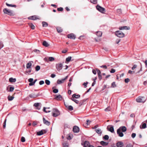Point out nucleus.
Listing matches in <instances>:
<instances>
[{
    "instance_id": "nucleus-31",
    "label": "nucleus",
    "mask_w": 147,
    "mask_h": 147,
    "mask_svg": "<svg viewBox=\"0 0 147 147\" xmlns=\"http://www.w3.org/2000/svg\"><path fill=\"white\" fill-rule=\"evenodd\" d=\"M29 25L31 27V28H32V29L34 30L35 29V26L31 23H29Z\"/></svg>"
},
{
    "instance_id": "nucleus-62",
    "label": "nucleus",
    "mask_w": 147,
    "mask_h": 147,
    "mask_svg": "<svg viewBox=\"0 0 147 147\" xmlns=\"http://www.w3.org/2000/svg\"><path fill=\"white\" fill-rule=\"evenodd\" d=\"M85 100H83L82 101H81L80 103H79V105H80V106L81 105H82L83 104V102H84V101H85Z\"/></svg>"
},
{
    "instance_id": "nucleus-25",
    "label": "nucleus",
    "mask_w": 147,
    "mask_h": 147,
    "mask_svg": "<svg viewBox=\"0 0 147 147\" xmlns=\"http://www.w3.org/2000/svg\"><path fill=\"white\" fill-rule=\"evenodd\" d=\"M100 144L102 146H104L107 145L108 143L103 141H102L100 142Z\"/></svg>"
},
{
    "instance_id": "nucleus-33",
    "label": "nucleus",
    "mask_w": 147,
    "mask_h": 147,
    "mask_svg": "<svg viewBox=\"0 0 147 147\" xmlns=\"http://www.w3.org/2000/svg\"><path fill=\"white\" fill-rule=\"evenodd\" d=\"M8 99L9 101H11L14 98V97L12 96H8Z\"/></svg>"
},
{
    "instance_id": "nucleus-57",
    "label": "nucleus",
    "mask_w": 147,
    "mask_h": 147,
    "mask_svg": "<svg viewBox=\"0 0 147 147\" xmlns=\"http://www.w3.org/2000/svg\"><path fill=\"white\" fill-rule=\"evenodd\" d=\"M14 88L13 87H11L9 88V91L11 92H12L14 90Z\"/></svg>"
},
{
    "instance_id": "nucleus-9",
    "label": "nucleus",
    "mask_w": 147,
    "mask_h": 147,
    "mask_svg": "<svg viewBox=\"0 0 147 147\" xmlns=\"http://www.w3.org/2000/svg\"><path fill=\"white\" fill-rule=\"evenodd\" d=\"M67 37L71 39H75L76 36L73 34L71 33L67 35Z\"/></svg>"
},
{
    "instance_id": "nucleus-41",
    "label": "nucleus",
    "mask_w": 147,
    "mask_h": 147,
    "mask_svg": "<svg viewBox=\"0 0 147 147\" xmlns=\"http://www.w3.org/2000/svg\"><path fill=\"white\" fill-rule=\"evenodd\" d=\"M40 69V67L39 65H37L35 67L36 70L37 71H39Z\"/></svg>"
},
{
    "instance_id": "nucleus-42",
    "label": "nucleus",
    "mask_w": 147,
    "mask_h": 147,
    "mask_svg": "<svg viewBox=\"0 0 147 147\" xmlns=\"http://www.w3.org/2000/svg\"><path fill=\"white\" fill-rule=\"evenodd\" d=\"M103 138L105 140H107L109 138V136L107 135H105L104 136Z\"/></svg>"
},
{
    "instance_id": "nucleus-24",
    "label": "nucleus",
    "mask_w": 147,
    "mask_h": 147,
    "mask_svg": "<svg viewBox=\"0 0 147 147\" xmlns=\"http://www.w3.org/2000/svg\"><path fill=\"white\" fill-rule=\"evenodd\" d=\"M9 82H15L16 81V78H9Z\"/></svg>"
},
{
    "instance_id": "nucleus-28",
    "label": "nucleus",
    "mask_w": 147,
    "mask_h": 147,
    "mask_svg": "<svg viewBox=\"0 0 147 147\" xmlns=\"http://www.w3.org/2000/svg\"><path fill=\"white\" fill-rule=\"evenodd\" d=\"M42 26L43 27H46L48 26V24L47 23L45 22H42Z\"/></svg>"
},
{
    "instance_id": "nucleus-50",
    "label": "nucleus",
    "mask_w": 147,
    "mask_h": 147,
    "mask_svg": "<svg viewBox=\"0 0 147 147\" xmlns=\"http://www.w3.org/2000/svg\"><path fill=\"white\" fill-rule=\"evenodd\" d=\"M21 141L22 142H24L25 141V139L24 137H22L21 139Z\"/></svg>"
},
{
    "instance_id": "nucleus-36",
    "label": "nucleus",
    "mask_w": 147,
    "mask_h": 147,
    "mask_svg": "<svg viewBox=\"0 0 147 147\" xmlns=\"http://www.w3.org/2000/svg\"><path fill=\"white\" fill-rule=\"evenodd\" d=\"M117 13L119 14H121L122 13V10L121 9H118L117 10Z\"/></svg>"
},
{
    "instance_id": "nucleus-17",
    "label": "nucleus",
    "mask_w": 147,
    "mask_h": 147,
    "mask_svg": "<svg viewBox=\"0 0 147 147\" xmlns=\"http://www.w3.org/2000/svg\"><path fill=\"white\" fill-rule=\"evenodd\" d=\"M31 61H29L27 64L26 65V67L27 69H29L31 68L32 65Z\"/></svg>"
},
{
    "instance_id": "nucleus-35",
    "label": "nucleus",
    "mask_w": 147,
    "mask_h": 147,
    "mask_svg": "<svg viewBox=\"0 0 147 147\" xmlns=\"http://www.w3.org/2000/svg\"><path fill=\"white\" fill-rule=\"evenodd\" d=\"M71 99L73 101L75 102L76 103L78 104L79 102V101L78 100L76 99L75 98H74L73 97L71 98Z\"/></svg>"
},
{
    "instance_id": "nucleus-14",
    "label": "nucleus",
    "mask_w": 147,
    "mask_h": 147,
    "mask_svg": "<svg viewBox=\"0 0 147 147\" xmlns=\"http://www.w3.org/2000/svg\"><path fill=\"white\" fill-rule=\"evenodd\" d=\"M28 19L32 20H35L38 19V17L36 16H34L28 17Z\"/></svg>"
},
{
    "instance_id": "nucleus-53",
    "label": "nucleus",
    "mask_w": 147,
    "mask_h": 147,
    "mask_svg": "<svg viewBox=\"0 0 147 147\" xmlns=\"http://www.w3.org/2000/svg\"><path fill=\"white\" fill-rule=\"evenodd\" d=\"M58 92V90L57 89H54L53 90V92L54 93H57Z\"/></svg>"
},
{
    "instance_id": "nucleus-55",
    "label": "nucleus",
    "mask_w": 147,
    "mask_h": 147,
    "mask_svg": "<svg viewBox=\"0 0 147 147\" xmlns=\"http://www.w3.org/2000/svg\"><path fill=\"white\" fill-rule=\"evenodd\" d=\"M136 134L135 133H133L132 134H131V137L133 138H134L136 136Z\"/></svg>"
},
{
    "instance_id": "nucleus-18",
    "label": "nucleus",
    "mask_w": 147,
    "mask_h": 147,
    "mask_svg": "<svg viewBox=\"0 0 147 147\" xmlns=\"http://www.w3.org/2000/svg\"><path fill=\"white\" fill-rule=\"evenodd\" d=\"M123 145V143L121 142H118L117 143V147H122Z\"/></svg>"
},
{
    "instance_id": "nucleus-11",
    "label": "nucleus",
    "mask_w": 147,
    "mask_h": 147,
    "mask_svg": "<svg viewBox=\"0 0 147 147\" xmlns=\"http://www.w3.org/2000/svg\"><path fill=\"white\" fill-rule=\"evenodd\" d=\"M119 29L121 30H128L130 29V27L127 26H123L119 27Z\"/></svg>"
},
{
    "instance_id": "nucleus-10",
    "label": "nucleus",
    "mask_w": 147,
    "mask_h": 147,
    "mask_svg": "<svg viewBox=\"0 0 147 147\" xmlns=\"http://www.w3.org/2000/svg\"><path fill=\"white\" fill-rule=\"evenodd\" d=\"M73 130L74 132L78 133L79 131V128L77 126H75L73 127Z\"/></svg>"
},
{
    "instance_id": "nucleus-7",
    "label": "nucleus",
    "mask_w": 147,
    "mask_h": 147,
    "mask_svg": "<svg viewBox=\"0 0 147 147\" xmlns=\"http://www.w3.org/2000/svg\"><path fill=\"white\" fill-rule=\"evenodd\" d=\"M96 8L98 11L102 13H104L105 11V9L104 8L98 5L96 6Z\"/></svg>"
},
{
    "instance_id": "nucleus-51",
    "label": "nucleus",
    "mask_w": 147,
    "mask_h": 147,
    "mask_svg": "<svg viewBox=\"0 0 147 147\" xmlns=\"http://www.w3.org/2000/svg\"><path fill=\"white\" fill-rule=\"evenodd\" d=\"M40 103H35L34 105V106L36 107H38L39 106Z\"/></svg>"
},
{
    "instance_id": "nucleus-30",
    "label": "nucleus",
    "mask_w": 147,
    "mask_h": 147,
    "mask_svg": "<svg viewBox=\"0 0 147 147\" xmlns=\"http://www.w3.org/2000/svg\"><path fill=\"white\" fill-rule=\"evenodd\" d=\"M44 134V133L43 132V131L42 130H41L40 131L38 132H37V134L38 135L40 136Z\"/></svg>"
},
{
    "instance_id": "nucleus-46",
    "label": "nucleus",
    "mask_w": 147,
    "mask_h": 147,
    "mask_svg": "<svg viewBox=\"0 0 147 147\" xmlns=\"http://www.w3.org/2000/svg\"><path fill=\"white\" fill-rule=\"evenodd\" d=\"M137 67V65H134V66L132 67L131 69L132 70H134Z\"/></svg>"
},
{
    "instance_id": "nucleus-40",
    "label": "nucleus",
    "mask_w": 147,
    "mask_h": 147,
    "mask_svg": "<svg viewBox=\"0 0 147 147\" xmlns=\"http://www.w3.org/2000/svg\"><path fill=\"white\" fill-rule=\"evenodd\" d=\"M67 108L70 111H72L73 110V107L71 105L68 106Z\"/></svg>"
},
{
    "instance_id": "nucleus-4",
    "label": "nucleus",
    "mask_w": 147,
    "mask_h": 147,
    "mask_svg": "<svg viewBox=\"0 0 147 147\" xmlns=\"http://www.w3.org/2000/svg\"><path fill=\"white\" fill-rule=\"evenodd\" d=\"M146 100L144 97L140 96H139L136 99V101L138 102H144Z\"/></svg>"
},
{
    "instance_id": "nucleus-16",
    "label": "nucleus",
    "mask_w": 147,
    "mask_h": 147,
    "mask_svg": "<svg viewBox=\"0 0 147 147\" xmlns=\"http://www.w3.org/2000/svg\"><path fill=\"white\" fill-rule=\"evenodd\" d=\"M46 59V61L48 62L49 61H54L55 60L54 58L53 57H48V60L47 58H45Z\"/></svg>"
},
{
    "instance_id": "nucleus-12",
    "label": "nucleus",
    "mask_w": 147,
    "mask_h": 147,
    "mask_svg": "<svg viewBox=\"0 0 147 147\" xmlns=\"http://www.w3.org/2000/svg\"><path fill=\"white\" fill-rule=\"evenodd\" d=\"M38 94H36L35 93L31 94L29 95V96L30 98H35L38 96Z\"/></svg>"
},
{
    "instance_id": "nucleus-1",
    "label": "nucleus",
    "mask_w": 147,
    "mask_h": 147,
    "mask_svg": "<svg viewBox=\"0 0 147 147\" xmlns=\"http://www.w3.org/2000/svg\"><path fill=\"white\" fill-rule=\"evenodd\" d=\"M127 130V128L125 126H122L120 127L119 129H117V133L119 136L120 137H122L123 136V134L121 131L122 132H125Z\"/></svg>"
},
{
    "instance_id": "nucleus-6",
    "label": "nucleus",
    "mask_w": 147,
    "mask_h": 147,
    "mask_svg": "<svg viewBox=\"0 0 147 147\" xmlns=\"http://www.w3.org/2000/svg\"><path fill=\"white\" fill-rule=\"evenodd\" d=\"M115 34L116 36L119 37H123L124 36V34L119 30L115 32Z\"/></svg>"
},
{
    "instance_id": "nucleus-13",
    "label": "nucleus",
    "mask_w": 147,
    "mask_h": 147,
    "mask_svg": "<svg viewBox=\"0 0 147 147\" xmlns=\"http://www.w3.org/2000/svg\"><path fill=\"white\" fill-rule=\"evenodd\" d=\"M43 121L44 123L47 125H49L50 124V122L46 120L45 118L44 117L43 118Z\"/></svg>"
},
{
    "instance_id": "nucleus-45",
    "label": "nucleus",
    "mask_w": 147,
    "mask_h": 147,
    "mask_svg": "<svg viewBox=\"0 0 147 147\" xmlns=\"http://www.w3.org/2000/svg\"><path fill=\"white\" fill-rule=\"evenodd\" d=\"M88 84V82H84L83 85L84 86V87L85 88H86L87 87V85Z\"/></svg>"
},
{
    "instance_id": "nucleus-29",
    "label": "nucleus",
    "mask_w": 147,
    "mask_h": 147,
    "mask_svg": "<svg viewBox=\"0 0 147 147\" xmlns=\"http://www.w3.org/2000/svg\"><path fill=\"white\" fill-rule=\"evenodd\" d=\"M5 4L8 7H16V5H13L12 4H9L7 3H6Z\"/></svg>"
},
{
    "instance_id": "nucleus-32",
    "label": "nucleus",
    "mask_w": 147,
    "mask_h": 147,
    "mask_svg": "<svg viewBox=\"0 0 147 147\" xmlns=\"http://www.w3.org/2000/svg\"><path fill=\"white\" fill-rule=\"evenodd\" d=\"M57 31L58 32H61L63 30L60 27H58L57 28Z\"/></svg>"
},
{
    "instance_id": "nucleus-8",
    "label": "nucleus",
    "mask_w": 147,
    "mask_h": 147,
    "mask_svg": "<svg viewBox=\"0 0 147 147\" xmlns=\"http://www.w3.org/2000/svg\"><path fill=\"white\" fill-rule=\"evenodd\" d=\"M107 129L108 130L112 133L114 132V129L113 126L112 125L108 126L107 127Z\"/></svg>"
},
{
    "instance_id": "nucleus-15",
    "label": "nucleus",
    "mask_w": 147,
    "mask_h": 147,
    "mask_svg": "<svg viewBox=\"0 0 147 147\" xmlns=\"http://www.w3.org/2000/svg\"><path fill=\"white\" fill-rule=\"evenodd\" d=\"M96 132L100 136H101L102 134V131L101 129L98 128L95 129Z\"/></svg>"
},
{
    "instance_id": "nucleus-58",
    "label": "nucleus",
    "mask_w": 147,
    "mask_h": 147,
    "mask_svg": "<svg viewBox=\"0 0 147 147\" xmlns=\"http://www.w3.org/2000/svg\"><path fill=\"white\" fill-rule=\"evenodd\" d=\"M33 79L32 78H30L28 79V81L30 82H33Z\"/></svg>"
},
{
    "instance_id": "nucleus-23",
    "label": "nucleus",
    "mask_w": 147,
    "mask_h": 147,
    "mask_svg": "<svg viewBox=\"0 0 147 147\" xmlns=\"http://www.w3.org/2000/svg\"><path fill=\"white\" fill-rule=\"evenodd\" d=\"M146 127V124L145 123H143L142 125H141L140 126V129H145Z\"/></svg>"
},
{
    "instance_id": "nucleus-64",
    "label": "nucleus",
    "mask_w": 147,
    "mask_h": 147,
    "mask_svg": "<svg viewBox=\"0 0 147 147\" xmlns=\"http://www.w3.org/2000/svg\"><path fill=\"white\" fill-rule=\"evenodd\" d=\"M126 147H133V146L131 144H129L127 145Z\"/></svg>"
},
{
    "instance_id": "nucleus-56",
    "label": "nucleus",
    "mask_w": 147,
    "mask_h": 147,
    "mask_svg": "<svg viewBox=\"0 0 147 147\" xmlns=\"http://www.w3.org/2000/svg\"><path fill=\"white\" fill-rule=\"evenodd\" d=\"M128 73L129 74H133V73H135V72L134 71H131V70H129V71H128Z\"/></svg>"
},
{
    "instance_id": "nucleus-19",
    "label": "nucleus",
    "mask_w": 147,
    "mask_h": 147,
    "mask_svg": "<svg viewBox=\"0 0 147 147\" xmlns=\"http://www.w3.org/2000/svg\"><path fill=\"white\" fill-rule=\"evenodd\" d=\"M55 98L57 100H61L62 99V98L60 95H59L56 96Z\"/></svg>"
},
{
    "instance_id": "nucleus-47",
    "label": "nucleus",
    "mask_w": 147,
    "mask_h": 147,
    "mask_svg": "<svg viewBox=\"0 0 147 147\" xmlns=\"http://www.w3.org/2000/svg\"><path fill=\"white\" fill-rule=\"evenodd\" d=\"M57 9L58 11H62L63 9V8L61 7L58 8Z\"/></svg>"
},
{
    "instance_id": "nucleus-27",
    "label": "nucleus",
    "mask_w": 147,
    "mask_h": 147,
    "mask_svg": "<svg viewBox=\"0 0 147 147\" xmlns=\"http://www.w3.org/2000/svg\"><path fill=\"white\" fill-rule=\"evenodd\" d=\"M102 34V33L101 31H97L96 33V35L97 36H101Z\"/></svg>"
},
{
    "instance_id": "nucleus-3",
    "label": "nucleus",
    "mask_w": 147,
    "mask_h": 147,
    "mask_svg": "<svg viewBox=\"0 0 147 147\" xmlns=\"http://www.w3.org/2000/svg\"><path fill=\"white\" fill-rule=\"evenodd\" d=\"M60 115L59 110L57 109H53L52 111V115L54 117H57Z\"/></svg>"
},
{
    "instance_id": "nucleus-44",
    "label": "nucleus",
    "mask_w": 147,
    "mask_h": 147,
    "mask_svg": "<svg viewBox=\"0 0 147 147\" xmlns=\"http://www.w3.org/2000/svg\"><path fill=\"white\" fill-rule=\"evenodd\" d=\"M46 108L44 107L43 108V111L45 112L46 113H49L50 112V111L48 110H46Z\"/></svg>"
},
{
    "instance_id": "nucleus-59",
    "label": "nucleus",
    "mask_w": 147,
    "mask_h": 147,
    "mask_svg": "<svg viewBox=\"0 0 147 147\" xmlns=\"http://www.w3.org/2000/svg\"><path fill=\"white\" fill-rule=\"evenodd\" d=\"M129 81V80L128 78H126L125 80V82L126 83H127Z\"/></svg>"
},
{
    "instance_id": "nucleus-2",
    "label": "nucleus",
    "mask_w": 147,
    "mask_h": 147,
    "mask_svg": "<svg viewBox=\"0 0 147 147\" xmlns=\"http://www.w3.org/2000/svg\"><path fill=\"white\" fill-rule=\"evenodd\" d=\"M3 12L4 13L7 14L10 16H13L14 14L13 11L5 8L3 9Z\"/></svg>"
},
{
    "instance_id": "nucleus-37",
    "label": "nucleus",
    "mask_w": 147,
    "mask_h": 147,
    "mask_svg": "<svg viewBox=\"0 0 147 147\" xmlns=\"http://www.w3.org/2000/svg\"><path fill=\"white\" fill-rule=\"evenodd\" d=\"M45 83L47 85H49L50 84V81L47 80H45Z\"/></svg>"
},
{
    "instance_id": "nucleus-38",
    "label": "nucleus",
    "mask_w": 147,
    "mask_h": 147,
    "mask_svg": "<svg viewBox=\"0 0 147 147\" xmlns=\"http://www.w3.org/2000/svg\"><path fill=\"white\" fill-rule=\"evenodd\" d=\"M111 108L110 107H108L107 108L105 109V111H111Z\"/></svg>"
},
{
    "instance_id": "nucleus-21",
    "label": "nucleus",
    "mask_w": 147,
    "mask_h": 147,
    "mask_svg": "<svg viewBox=\"0 0 147 147\" xmlns=\"http://www.w3.org/2000/svg\"><path fill=\"white\" fill-rule=\"evenodd\" d=\"M90 145L88 141H86L84 142V147H88Z\"/></svg>"
},
{
    "instance_id": "nucleus-5",
    "label": "nucleus",
    "mask_w": 147,
    "mask_h": 147,
    "mask_svg": "<svg viewBox=\"0 0 147 147\" xmlns=\"http://www.w3.org/2000/svg\"><path fill=\"white\" fill-rule=\"evenodd\" d=\"M63 63L64 62H63L62 63H59L56 64V68L58 71H59L62 69Z\"/></svg>"
},
{
    "instance_id": "nucleus-52",
    "label": "nucleus",
    "mask_w": 147,
    "mask_h": 147,
    "mask_svg": "<svg viewBox=\"0 0 147 147\" xmlns=\"http://www.w3.org/2000/svg\"><path fill=\"white\" fill-rule=\"evenodd\" d=\"M44 84V82L43 80L40 81L39 82V84L40 85H42Z\"/></svg>"
},
{
    "instance_id": "nucleus-63",
    "label": "nucleus",
    "mask_w": 147,
    "mask_h": 147,
    "mask_svg": "<svg viewBox=\"0 0 147 147\" xmlns=\"http://www.w3.org/2000/svg\"><path fill=\"white\" fill-rule=\"evenodd\" d=\"M142 61L143 62H144L145 63L146 67H147V60H146L145 61Z\"/></svg>"
},
{
    "instance_id": "nucleus-34",
    "label": "nucleus",
    "mask_w": 147,
    "mask_h": 147,
    "mask_svg": "<svg viewBox=\"0 0 147 147\" xmlns=\"http://www.w3.org/2000/svg\"><path fill=\"white\" fill-rule=\"evenodd\" d=\"M71 58L72 57L71 56H69L67 57L66 59V61L68 62H69L71 61Z\"/></svg>"
},
{
    "instance_id": "nucleus-39",
    "label": "nucleus",
    "mask_w": 147,
    "mask_h": 147,
    "mask_svg": "<svg viewBox=\"0 0 147 147\" xmlns=\"http://www.w3.org/2000/svg\"><path fill=\"white\" fill-rule=\"evenodd\" d=\"M90 2L94 4H96L97 3V0H90Z\"/></svg>"
},
{
    "instance_id": "nucleus-48",
    "label": "nucleus",
    "mask_w": 147,
    "mask_h": 147,
    "mask_svg": "<svg viewBox=\"0 0 147 147\" xmlns=\"http://www.w3.org/2000/svg\"><path fill=\"white\" fill-rule=\"evenodd\" d=\"M63 147H68V144L67 143H64L63 144Z\"/></svg>"
},
{
    "instance_id": "nucleus-54",
    "label": "nucleus",
    "mask_w": 147,
    "mask_h": 147,
    "mask_svg": "<svg viewBox=\"0 0 147 147\" xmlns=\"http://www.w3.org/2000/svg\"><path fill=\"white\" fill-rule=\"evenodd\" d=\"M115 69H111V70L110 72L111 73H115Z\"/></svg>"
},
{
    "instance_id": "nucleus-43",
    "label": "nucleus",
    "mask_w": 147,
    "mask_h": 147,
    "mask_svg": "<svg viewBox=\"0 0 147 147\" xmlns=\"http://www.w3.org/2000/svg\"><path fill=\"white\" fill-rule=\"evenodd\" d=\"M116 86L115 83V82H113L111 84V87L112 88H114Z\"/></svg>"
},
{
    "instance_id": "nucleus-60",
    "label": "nucleus",
    "mask_w": 147,
    "mask_h": 147,
    "mask_svg": "<svg viewBox=\"0 0 147 147\" xmlns=\"http://www.w3.org/2000/svg\"><path fill=\"white\" fill-rule=\"evenodd\" d=\"M37 124V121H33V123L32 125L34 126L36 125Z\"/></svg>"
},
{
    "instance_id": "nucleus-20",
    "label": "nucleus",
    "mask_w": 147,
    "mask_h": 147,
    "mask_svg": "<svg viewBox=\"0 0 147 147\" xmlns=\"http://www.w3.org/2000/svg\"><path fill=\"white\" fill-rule=\"evenodd\" d=\"M42 44L44 46L46 47H48L49 46V45L45 41H44L43 42Z\"/></svg>"
},
{
    "instance_id": "nucleus-49",
    "label": "nucleus",
    "mask_w": 147,
    "mask_h": 147,
    "mask_svg": "<svg viewBox=\"0 0 147 147\" xmlns=\"http://www.w3.org/2000/svg\"><path fill=\"white\" fill-rule=\"evenodd\" d=\"M6 119H5V121H4V122L3 124V128H5V127H6Z\"/></svg>"
},
{
    "instance_id": "nucleus-61",
    "label": "nucleus",
    "mask_w": 147,
    "mask_h": 147,
    "mask_svg": "<svg viewBox=\"0 0 147 147\" xmlns=\"http://www.w3.org/2000/svg\"><path fill=\"white\" fill-rule=\"evenodd\" d=\"M86 121V124L88 125H89L90 123V121L89 120H87Z\"/></svg>"
},
{
    "instance_id": "nucleus-26",
    "label": "nucleus",
    "mask_w": 147,
    "mask_h": 147,
    "mask_svg": "<svg viewBox=\"0 0 147 147\" xmlns=\"http://www.w3.org/2000/svg\"><path fill=\"white\" fill-rule=\"evenodd\" d=\"M72 97L76 98H78L80 97V95L79 94L76 95V94H74L72 95Z\"/></svg>"
},
{
    "instance_id": "nucleus-22",
    "label": "nucleus",
    "mask_w": 147,
    "mask_h": 147,
    "mask_svg": "<svg viewBox=\"0 0 147 147\" xmlns=\"http://www.w3.org/2000/svg\"><path fill=\"white\" fill-rule=\"evenodd\" d=\"M65 80H64V79H63L62 80H58L57 81V82L58 84H61V83H62L64 82Z\"/></svg>"
}]
</instances>
